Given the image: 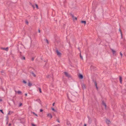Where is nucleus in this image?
I'll return each mask as SVG.
<instances>
[{"label":"nucleus","mask_w":126,"mask_h":126,"mask_svg":"<svg viewBox=\"0 0 126 126\" xmlns=\"http://www.w3.org/2000/svg\"><path fill=\"white\" fill-rule=\"evenodd\" d=\"M56 52L57 55L59 57H60L61 55V53L59 52L58 50H56Z\"/></svg>","instance_id":"nucleus-1"},{"label":"nucleus","mask_w":126,"mask_h":126,"mask_svg":"<svg viewBox=\"0 0 126 126\" xmlns=\"http://www.w3.org/2000/svg\"><path fill=\"white\" fill-rule=\"evenodd\" d=\"M64 73L65 76L69 78L71 77L70 75H69L67 73L65 72H64Z\"/></svg>","instance_id":"nucleus-2"},{"label":"nucleus","mask_w":126,"mask_h":126,"mask_svg":"<svg viewBox=\"0 0 126 126\" xmlns=\"http://www.w3.org/2000/svg\"><path fill=\"white\" fill-rule=\"evenodd\" d=\"M81 86L82 89L84 90L86 88V86L84 84H81Z\"/></svg>","instance_id":"nucleus-3"},{"label":"nucleus","mask_w":126,"mask_h":126,"mask_svg":"<svg viewBox=\"0 0 126 126\" xmlns=\"http://www.w3.org/2000/svg\"><path fill=\"white\" fill-rule=\"evenodd\" d=\"M110 50H111V51H112V53L114 55H116V54H115V53H116V51L114 50L113 49H112V48H110Z\"/></svg>","instance_id":"nucleus-4"},{"label":"nucleus","mask_w":126,"mask_h":126,"mask_svg":"<svg viewBox=\"0 0 126 126\" xmlns=\"http://www.w3.org/2000/svg\"><path fill=\"white\" fill-rule=\"evenodd\" d=\"M71 16L73 19V20H77V18L76 17H74V15L72 14H71Z\"/></svg>","instance_id":"nucleus-5"},{"label":"nucleus","mask_w":126,"mask_h":126,"mask_svg":"<svg viewBox=\"0 0 126 126\" xmlns=\"http://www.w3.org/2000/svg\"><path fill=\"white\" fill-rule=\"evenodd\" d=\"M47 78H49L50 77L52 79H53V75L52 74L51 75H47Z\"/></svg>","instance_id":"nucleus-6"},{"label":"nucleus","mask_w":126,"mask_h":126,"mask_svg":"<svg viewBox=\"0 0 126 126\" xmlns=\"http://www.w3.org/2000/svg\"><path fill=\"white\" fill-rule=\"evenodd\" d=\"M78 77L79 78L81 79H82L83 78V76L81 74H79L78 76Z\"/></svg>","instance_id":"nucleus-7"},{"label":"nucleus","mask_w":126,"mask_h":126,"mask_svg":"<svg viewBox=\"0 0 126 126\" xmlns=\"http://www.w3.org/2000/svg\"><path fill=\"white\" fill-rule=\"evenodd\" d=\"M1 49L5 50L7 51L8 50V48L6 47V48H1Z\"/></svg>","instance_id":"nucleus-8"},{"label":"nucleus","mask_w":126,"mask_h":126,"mask_svg":"<svg viewBox=\"0 0 126 126\" xmlns=\"http://www.w3.org/2000/svg\"><path fill=\"white\" fill-rule=\"evenodd\" d=\"M47 116L50 118V119L52 118V116L51 115L50 113L48 114H47Z\"/></svg>","instance_id":"nucleus-9"},{"label":"nucleus","mask_w":126,"mask_h":126,"mask_svg":"<svg viewBox=\"0 0 126 126\" xmlns=\"http://www.w3.org/2000/svg\"><path fill=\"white\" fill-rule=\"evenodd\" d=\"M88 118L89 119L88 121V123L89 124H91L92 122V120L90 118L88 117Z\"/></svg>","instance_id":"nucleus-10"},{"label":"nucleus","mask_w":126,"mask_h":126,"mask_svg":"<svg viewBox=\"0 0 126 126\" xmlns=\"http://www.w3.org/2000/svg\"><path fill=\"white\" fill-rule=\"evenodd\" d=\"M106 123L108 124H110L111 123L110 121L109 120L107 119L106 121Z\"/></svg>","instance_id":"nucleus-11"},{"label":"nucleus","mask_w":126,"mask_h":126,"mask_svg":"<svg viewBox=\"0 0 126 126\" xmlns=\"http://www.w3.org/2000/svg\"><path fill=\"white\" fill-rule=\"evenodd\" d=\"M93 82H94L95 84V86H96V88L97 90H98V88L97 86V83H96V81L95 80H93Z\"/></svg>","instance_id":"nucleus-12"},{"label":"nucleus","mask_w":126,"mask_h":126,"mask_svg":"<svg viewBox=\"0 0 126 126\" xmlns=\"http://www.w3.org/2000/svg\"><path fill=\"white\" fill-rule=\"evenodd\" d=\"M31 74L34 77H36V76L35 74L33 72H31Z\"/></svg>","instance_id":"nucleus-13"},{"label":"nucleus","mask_w":126,"mask_h":126,"mask_svg":"<svg viewBox=\"0 0 126 126\" xmlns=\"http://www.w3.org/2000/svg\"><path fill=\"white\" fill-rule=\"evenodd\" d=\"M102 104L103 106H105V108L106 109L107 106L106 103H105L103 101L102 102Z\"/></svg>","instance_id":"nucleus-14"},{"label":"nucleus","mask_w":126,"mask_h":126,"mask_svg":"<svg viewBox=\"0 0 126 126\" xmlns=\"http://www.w3.org/2000/svg\"><path fill=\"white\" fill-rule=\"evenodd\" d=\"M102 104L103 106H105V108L106 109L107 106L106 103H105L103 101L102 102Z\"/></svg>","instance_id":"nucleus-15"},{"label":"nucleus","mask_w":126,"mask_h":126,"mask_svg":"<svg viewBox=\"0 0 126 126\" xmlns=\"http://www.w3.org/2000/svg\"><path fill=\"white\" fill-rule=\"evenodd\" d=\"M15 91L16 93L17 92L19 94H20L22 93L20 91H18L17 92L16 91Z\"/></svg>","instance_id":"nucleus-16"},{"label":"nucleus","mask_w":126,"mask_h":126,"mask_svg":"<svg viewBox=\"0 0 126 126\" xmlns=\"http://www.w3.org/2000/svg\"><path fill=\"white\" fill-rule=\"evenodd\" d=\"M119 79H120V81L121 83H122V78L121 76H120Z\"/></svg>","instance_id":"nucleus-17"},{"label":"nucleus","mask_w":126,"mask_h":126,"mask_svg":"<svg viewBox=\"0 0 126 126\" xmlns=\"http://www.w3.org/2000/svg\"><path fill=\"white\" fill-rule=\"evenodd\" d=\"M28 85L29 87H31L32 85V84L30 82L28 83Z\"/></svg>","instance_id":"nucleus-18"},{"label":"nucleus","mask_w":126,"mask_h":126,"mask_svg":"<svg viewBox=\"0 0 126 126\" xmlns=\"http://www.w3.org/2000/svg\"><path fill=\"white\" fill-rule=\"evenodd\" d=\"M81 22L82 23H84V24H86V22L85 21H81Z\"/></svg>","instance_id":"nucleus-19"},{"label":"nucleus","mask_w":126,"mask_h":126,"mask_svg":"<svg viewBox=\"0 0 126 126\" xmlns=\"http://www.w3.org/2000/svg\"><path fill=\"white\" fill-rule=\"evenodd\" d=\"M67 124L68 126H70L71 124L69 121H67Z\"/></svg>","instance_id":"nucleus-20"},{"label":"nucleus","mask_w":126,"mask_h":126,"mask_svg":"<svg viewBox=\"0 0 126 126\" xmlns=\"http://www.w3.org/2000/svg\"><path fill=\"white\" fill-rule=\"evenodd\" d=\"M45 40L46 41V42L47 44H49L48 41L47 39H45Z\"/></svg>","instance_id":"nucleus-21"},{"label":"nucleus","mask_w":126,"mask_h":126,"mask_svg":"<svg viewBox=\"0 0 126 126\" xmlns=\"http://www.w3.org/2000/svg\"><path fill=\"white\" fill-rule=\"evenodd\" d=\"M38 89H39V92H40V93H42V91H41V89L40 88H38Z\"/></svg>","instance_id":"nucleus-22"},{"label":"nucleus","mask_w":126,"mask_h":126,"mask_svg":"<svg viewBox=\"0 0 126 126\" xmlns=\"http://www.w3.org/2000/svg\"><path fill=\"white\" fill-rule=\"evenodd\" d=\"M12 113H13V112H12L9 111V113L7 114V115H8L11 114Z\"/></svg>","instance_id":"nucleus-23"},{"label":"nucleus","mask_w":126,"mask_h":126,"mask_svg":"<svg viewBox=\"0 0 126 126\" xmlns=\"http://www.w3.org/2000/svg\"><path fill=\"white\" fill-rule=\"evenodd\" d=\"M21 59L23 60H23H25V57H21Z\"/></svg>","instance_id":"nucleus-24"},{"label":"nucleus","mask_w":126,"mask_h":126,"mask_svg":"<svg viewBox=\"0 0 126 126\" xmlns=\"http://www.w3.org/2000/svg\"><path fill=\"white\" fill-rule=\"evenodd\" d=\"M32 113L33 114H34V115H35L36 116H38L34 112H32Z\"/></svg>","instance_id":"nucleus-25"},{"label":"nucleus","mask_w":126,"mask_h":126,"mask_svg":"<svg viewBox=\"0 0 126 126\" xmlns=\"http://www.w3.org/2000/svg\"><path fill=\"white\" fill-rule=\"evenodd\" d=\"M23 82L25 84H26L27 83L26 82V81L25 80H23Z\"/></svg>","instance_id":"nucleus-26"},{"label":"nucleus","mask_w":126,"mask_h":126,"mask_svg":"<svg viewBox=\"0 0 126 126\" xmlns=\"http://www.w3.org/2000/svg\"><path fill=\"white\" fill-rule=\"evenodd\" d=\"M25 22H26V23L27 24H28V21H27V20H26L25 21Z\"/></svg>","instance_id":"nucleus-27"},{"label":"nucleus","mask_w":126,"mask_h":126,"mask_svg":"<svg viewBox=\"0 0 126 126\" xmlns=\"http://www.w3.org/2000/svg\"><path fill=\"white\" fill-rule=\"evenodd\" d=\"M56 121H57V122H58L59 123H60V121H59V119H57L56 120Z\"/></svg>","instance_id":"nucleus-28"},{"label":"nucleus","mask_w":126,"mask_h":126,"mask_svg":"<svg viewBox=\"0 0 126 126\" xmlns=\"http://www.w3.org/2000/svg\"><path fill=\"white\" fill-rule=\"evenodd\" d=\"M120 55L122 57V56L123 54H122V53H121V52H120Z\"/></svg>","instance_id":"nucleus-29"},{"label":"nucleus","mask_w":126,"mask_h":126,"mask_svg":"<svg viewBox=\"0 0 126 126\" xmlns=\"http://www.w3.org/2000/svg\"><path fill=\"white\" fill-rule=\"evenodd\" d=\"M119 31L120 32V33H121V36H122V32L121 31V30H120V29H119Z\"/></svg>","instance_id":"nucleus-30"},{"label":"nucleus","mask_w":126,"mask_h":126,"mask_svg":"<svg viewBox=\"0 0 126 126\" xmlns=\"http://www.w3.org/2000/svg\"><path fill=\"white\" fill-rule=\"evenodd\" d=\"M35 6L36 7V8H37V9H38V5H37V4H35Z\"/></svg>","instance_id":"nucleus-31"},{"label":"nucleus","mask_w":126,"mask_h":126,"mask_svg":"<svg viewBox=\"0 0 126 126\" xmlns=\"http://www.w3.org/2000/svg\"><path fill=\"white\" fill-rule=\"evenodd\" d=\"M80 58L81 59H83V58L81 56V54H80Z\"/></svg>","instance_id":"nucleus-32"},{"label":"nucleus","mask_w":126,"mask_h":126,"mask_svg":"<svg viewBox=\"0 0 126 126\" xmlns=\"http://www.w3.org/2000/svg\"><path fill=\"white\" fill-rule=\"evenodd\" d=\"M22 105V103H20L19 105V107H21V105Z\"/></svg>","instance_id":"nucleus-33"},{"label":"nucleus","mask_w":126,"mask_h":126,"mask_svg":"<svg viewBox=\"0 0 126 126\" xmlns=\"http://www.w3.org/2000/svg\"><path fill=\"white\" fill-rule=\"evenodd\" d=\"M32 126H36V125L34 124H32Z\"/></svg>","instance_id":"nucleus-34"},{"label":"nucleus","mask_w":126,"mask_h":126,"mask_svg":"<svg viewBox=\"0 0 126 126\" xmlns=\"http://www.w3.org/2000/svg\"><path fill=\"white\" fill-rule=\"evenodd\" d=\"M0 111H1V112H2V113H3H3H3V112L2 111V110H0Z\"/></svg>","instance_id":"nucleus-35"},{"label":"nucleus","mask_w":126,"mask_h":126,"mask_svg":"<svg viewBox=\"0 0 126 126\" xmlns=\"http://www.w3.org/2000/svg\"><path fill=\"white\" fill-rule=\"evenodd\" d=\"M52 110H53V111H55V109H54V108H52Z\"/></svg>","instance_id":"nucleus-36"},{"label":"nucleus","mask_w":126,"mask_h":126,"mask_svg":"<svg viewBox=\"0 0 126 126\" xmlns=\"http://www.w3.org/2000/svg\"><path fill=\"white\" fill-rule=\"evenodd\" d=\"M43 111V110L42 109H41L40 110V112H42Z\"/></svg>","instance_id":"nucleus-37"},{"label":"nucleus","mask_w":126,"mask_h":126,"mask_svg":"<svg viewBox=\"0 0 126 126\" xmlns=\"http://www.w3.org/2000/svg\"><path fill=\"white\" fill-rule=\"evenodd\" d=\"M32 7L34 8V5H32Z\"/></svg>","instance_id":"nucleus-38"},{"label":"nucleus","mask_w":126,"mask_h":126,"mask_svg":"<svg viewBox=\"0 0 126 126\" xmlns=\"http://www.w3.org/2000/svg\"><path fill=\"white\" fill-rule=\"evenodd\" d=\"M38 32H39V33H40V30H39H39H38Z\"/></svg>","instance_id":"nucleus-39"},{"label":"nucleus","mask_w":126,"mask_h":126,"mask_svg":"<svg viewBox=\"0 0 126 126\" xmlns=\"http://www.w3.org/2000/svg\"><path fill=\"white\" fill-rule=\"evenodd\" d=\"M54 104H55V103H53V104H52V105H53V106H54Z\"/></svg>","instance_id":"nucleus-40"},{"label":"nucleus","mask_w":126,"mask_h":126,"mask_svg":"<svg viewBox=\"0 0 126 126\" xmlns=\"http://www.w3.org/2000/svg\"><path fill=\"white\" fill-rule=\"evenodd\" d=\"M8 116H7V118H6V119H7V120H8Z\"/></svg>","instance_id":"nucleus-41"},{"label":"nucleus","mask_w":126,"mask_h":126,"mask_svg":"<svg viewBox=\"0 0 126 126\" xmlns=\"http://www.w3.org/2000/svg\"><path fill=\"white\" fill-rule=\"evenodd\" d=\"M25 95L26 96H27V94H25Z\"/></svg>","instance_id":"nucleus-42"},{"label":"nucleus","mask_w":126,"mask_h":126,"mask_svg":"<svg viewBox=\"0 0 126 126\" xmlns=\"http://www.w3.org/2000/svg\"><path fill=\"white\" fill-rule=\"evenodd\" d=\"M41 101H40V100H39V103H40V104H41Z\"/></svg>","instance_id":"nucleus-43"},{"label":"nucleus","mask_w":126,"mask_h":126,"mask_svg":"<svg viewBox=\"0 0 126 126\" xmlns=\"http://www.w3.org/2000/svg\"><path fill=\"white\" fill-rule=\"evenodd\" d=\"M2 101V100L1 99H0V102L1 101Z\"/></svg>","instance_id":"nucleus-44"},{"label":"nucleus","mask_w":126,"mask_h":126,"mask_svg":"<svg viewBox=\"0 0 126 126\" xmlns=\"http://www.w3.org/2000/svg\"><path fill=\"white\" fill-rule=\"evenodd\" d=\"M11 125V124H9V126H10Z\"/></svg>","instance_id":"nucleus-45"},{"label":"nucleus","mask_w":126,"mask_h":126,"mask_svg":"<svg viewBox=\"0 0 126 126\" xmlns=\"http://www.w3.org/2000/svg\"><path fill=\"white\" fill-rule=\"evenodd\" d=\"M86 124H84V126H86Z\"/></svg>","instance_id":"nucleus-46"},{"label":"nucleus","mask_w":126,"mask_h":126,"mask_svg":"<svg viewBox=\"0 0 126 126\" xmlns=\"http://www.w3.org/2000/svg\"><path fill=\"white\" fill-rule=\"evenodd\" d=\"M1 73H3V71H1Z\"/></svg>","instance_id":"nucleus-47"},{"label":"nucleus","mask_w":126,"mask_h":126,"mask_svg":"<svg viewBox=\"0 0 126 126\" xmlns=\"http://www.w3.org/2000/svg\"><path fill=\"white\" fill-rule=\"evenodd\" d=\"M32 61H33V60H34V59H33V58H32Z\"/></svg>","instance_id":"nucleus-48"},{"label":"nucleus","mask_w":126,"mask_h":126,"mask_svg":"<svg viewBox=\"0 0 126 126\" xmlns=\"http://www.w3.org/2000/svg\"><path fill=\"white\" fill-rule=\"evenodd\" d=\"M8 122H7V124H8Z\"/></svg>","instance_id":"nucleus-49"}]
</instances>
